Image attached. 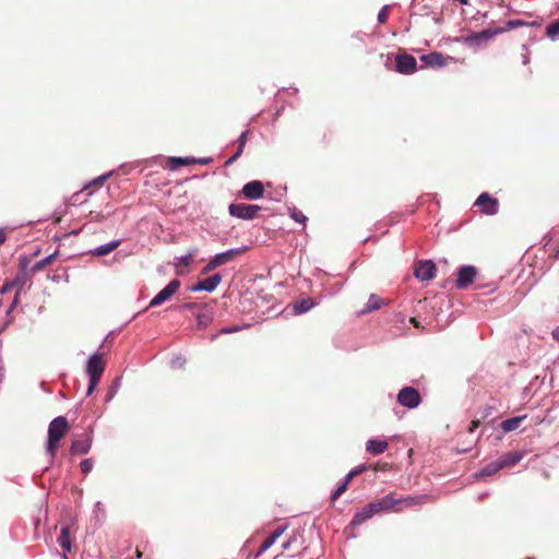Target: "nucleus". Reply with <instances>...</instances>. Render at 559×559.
<instances>
[{
	"instance_id": "nucleus-33",
	"label": "nucleus",
	"mask_w": 559,
	"mask_h": 559,
	"mask_svg": "<svg viewBox=\"0 0 559 559\" xmlns=\"http://www.w3.org/2000/svg\"><path fill=\"white\" fill-rule=\"evenodd\" d=\"M350 481H347L345 477L344 481L336 488V490L331 495V500H337L348 488Z\"/></svg>"
},
{
	"instance_id": "nucleus-46",
	"label": "nucleus",
	"mask_w": 559,
	"mask_h": 559,
	"mask_svg": "<svg viewBox=\"0 0 559 559\" xmlns=\"http://www.w3.org/2000/svg\"><path fill=\"white\" fill-rule=\"evenodd\" d=\"M290 543H292V542H290V539H289V540H287L286 543H284V544L282 545L283 550L288 549V548H289V546H290Z\"/></svg>"
},
{
	"instance_id": "nucleus-15",
	"label": "nucleus",
	"mask_w": 559,
	"mask_h": 559,
	"mask_svg": "<svg viewBox=\"0 0 559 559\" xmlns=\"http://www.w3.org/2000/svg\"><path fill=\"white\" fill-rule=\"evenodd\" d=\"M221 282H222V276L219 274H214V275L209 276L202 281H199L195 285H193L191 287V290L192 292L205 290V292L211 293L216 289V287L219 285Z\"/></svg>"
},
{
	"instance_id": "nucleus-29",
	"label": "nucleus",
	"mask_w": 559,
	"mask_h": 559,
	"mask_svg": "<svg viewBox=\"0 0 559 559\" xmlns=\"http://www.w3.org/2000/svg\"><path fill=\"white\" fill-rule=\"evenodd\" d=\"M212 313L206 309V307H203V312H199L197 314L198 325L201 328H205L207 324L212 322Z\"/></svg>"
},
{
	"instance_id": "nucleus-27",
	"label": "nucleus",
	"mask_w": 559,
	"mask_h": 559,
	"mask_svg": "<svg viewBox=\"0 0 559 559\" xmlns=\"http://www.w3.org/2000/svg\"><path fill=\"white\" fill-rule=\"evenodd\" d=\"M287 526H280L277 527L261 545L263 546V548H265L266 550L272 547L275 542L284 534V532L286 531Z\"/></svg>"
},
{
	"instance_id": "nucleus-21",
	"label": "nucleus",
	"mask_w": 559,
	"mask_h": 559,
	"mask_svg": "<svg viewBox=\"0 0 559 559\" xmlns=\"http://www.w3.org/2000/svg\"><path fill=\"white\" fill-rule=\"evenodd\" d=\"M526 418V416H516V417H512V418H509V419H506L501 423V429L504 431V432H510V431H513V430H516L521 423Z\"/></svg>"
},
{
	"instance_id": "nucleus-12",
	"label": "nucleus",
	"mask_w": 559,
	"mask_h": 559,
	"mask_svg": "<svg viewBox=\"0 0 559 559\" xmlns=\"http://www.w3.org/2000/svg\"><path fill=\"white\" fill-rule=\"evenodd\" d=\"M93 437L92 432L86 433L83 439H76L72 441L70 453L72 455H84L87 454L92 448Z\"/></svg>"
},
{
	"instance_id": "nucleus-26",
	"label": "nucleus",
	"mask_w": 559,
	"mask_h": 559,
	"mask_svg": "<svg viewBox=\"0 0 559 559\" xmlns=\"http://www.w3.org/2000/svg\"><path fill=\"white\" fill-rule=\"evenodd\" d=\"M58 543L60 547L67 551L71 550V542H70V527L63 526L61 528V533L58 537Z\"/></svg>"
},
{
	"instance_id": "nucleus-40",
	"label": "nucleus",
	"mask_w": 559,
	"mask_h": 559,
	"mask_svg": "<svg viewBox=\"0 0 559 559\" xmlns=\"http://www.w3.org/2000/svg\"><path fill=\"white\" fill-rule=\"evenodd\" d=\"M480 425V421L478 419L472 420L471 426L468 428V432L473 433Z\"/></svg>"
},
{
	"instance_id": "nucleus-11",
	"label": "nucleus",
	"mask_w": 559,
	"mask_h": 559,
	"mask_svg": "<svg viewBox=\"0 0 559 559\" xmlns=\"http://www.w3.org/2000/svg\"><path fill=\"white\" fill-rule=\"evenodd\" d=\"M476 205L481 207V212L487 215H493L498 212L499 203L498 200L490 197L488 193H481L476 202Z\"/></svg>"
},
{
	"instance_id": "nucleus-22",
	"label": "nucleus",
	"mask_w": 559,
	"mask_h": 559,
	"mask_svg": "<svg viewBox=\"0 0 559 559\" xmlns=\"http://www.w3.org/2000/svg\"><path fill=\"white\" fill-rule=\"evenodd\" d=\"M120 245V240H115L109 243H106L104 246H99L91 251V253L95 257H103L107 255L108 253L112 252L115 249H117Z\"/></svg>"
},
{
	"instance_id": "nucleus-14",
	"label": "nucleus",
	"mask_w": 559,
	"mask_h": 559,
	"mask_svg": "<svg viewBox=\"0 0 559 559\" xmlns=\"http://www.w3.org/2000/svg\"><path fill=\"white\" fill-rule=\"evenodd\" d=\"M243 197L248 200H257L263 197L264 186L259 180L249 181L242 187Z\"/></svg>"
},
{
	"instance_id": "nucleus-18",
	"label": "nucleus",
	"mask_w": 559,
	"mask_h": 559,
	"mask_svg": "<svg viewBox=\"0 0 559 559\" xmlns=\"http://www.w3.org/2000/svg\"><path fill=\"white\" fill-rule=\"evenodd\" d=\"M389 443L385 440L370 439L366 443V450L374 455L382 454L386 451Z\"/></svg>"
},
{
	"instance_id": "nucleus-7",
	"label": "nucleus",
	"mask_w": 559,
	"mask_h": 559,
	"mask_svg": "<svg viewBox=\"0 0 559 559\" xmlns=\"http://www.w3.org/2000/svg\"><path fill=\"white\" fill-rule=\"evenodd\" d=\"M437 266L430 260H420L415 264L414 275L417 280L430 281L436 276Z\"/></svg>"
},
{
	"instance_id": "nucleus-39",
	"label": "nucleus",
	"mask_w": 559,
	"mask_h": 559,
	"mask_svg": "<svg viewBox=\"0 0 559 559\" xmlns=\"http://www.w3.org/2000/svg\"><path fill=\"white\" fill-rule=\"evenodd\" d=\"M108 175L106 176H100L98 177L97 179H95L91 185H94V186H97V187H100L105 180L107 179Z\"/></svg>"
},
{
	"instance_id": "nucleus-4",
	"label": "nucleus",
	"mask_w": 559,
	"mask_h": 559,
	"mask_svg": "<svg viewBox=\"0 0 559 559\" xmlns=\"http://www.w3.org/2000/svg\"><path fill=\"white\" fill-rule=\"evenodd\" d=\"M245 252V249L237 248V249H230L226 252L216 254L203 269L202 274H209L219 265H223L225 263H228L233 261L236 257L242 254Z\"/></svg>"
},
{
	"instance_id": "nucleus-31",
	"label": "nucleus",
	"mask_w": 559,
	"mask_h": 559,
	"mask_svg": "<svg viewBox=\"0 0 559 559\" xmlns=\"http://www.w3.org/2000/svg\"><path fill=\"white\" fill-rule=\"evenodd\" d=\"M546 34L551 39L559 37V20L551 22L546 29Z\"/></svg>"
},
{
	"instance_id": "nucleus-5",
	"label": "nucleus",
	"mask_w": 559,
	"mask_h": 559,
	"mask_svg": "<svg viewBox=\"0 0 559 559\" xmlns=\"http://www.w3.org/2000/svg\"><path fill=\"white\" fill-rule=\"evenodd\" d=\"M261 211V206L246 203H233L228 207V212L231 216L241 219H253Z\"/></svg>"
},
{
	"instance_id": "nucleus-32",
	"label": "nucleus",
	"mask_w": 559,
	"mask_h": 559,
	"mask_svg": "<svg viewBox=\"0 0 559 559\" xmlns=\"http://www.w3.org/2000/svg\"><path fill=\"white\" fill-rule=\"evenodd\" d=\"M500 469H502L501 465H499L498 461H496V462L488 464L486 467H484L481 469V475L491 476V475L496 474L497 472H499Z\"/></svg>"
},
{
	"instance_id": "nucleus-45",
	"label": "nucleus",
	"mask_w": 559,
	"mask_h": 559,
	"mask_svg": "<svg viewBox=\"0 0 559 559\" xmlns=\"http://www.w3.org/2000/svg\"><path fill=\"white\" fill-rule=\"evenodd\" d=\"M552 336L554 338L558 340L559 341V326L557 329L554 330L552 332Z\"/></svg>"
},
{
	"instance_id": "nucleus-44",
	"label": "nucleus",
	"mask_w": 559,
	"mask_h": 559,
	"mask_svg": "<svg viewBox=\"0 0 559 559\" xmlns=\"http://www.w3.org/2000/svg\"><path fill=\"white\" fill-rule=\"evenodd\" d=\"M209 162H210V159H207V158L197 159V164H201V165L207 164Z\"/></svg>"
},
{
	"instance_id": "nucleus-3",
	"label": "nucleus",
	"mask_w": 559,
	"mask_h": 559,
	"mask_svg": "<svg viewBox=\"0 0 559 559\" xmlns=\"http://www.w3.org/2000/svg\"><path fill=\"white\" fill-rule=\"evenodd\" d=\"M106 364L103 359V354H94L90 357L86 365V373L90 377V383L87 386V395H91L96 389L102 376L105 371Z\"/></svg>"
},
{
	"instance_id": "nucleus-50",
	"label": "nucleus",
	"mask_w": 559,
	"mask_h": 559,
	"mask_svg": "<svg viewBox=\"0 0 559 559\" xmlns=\"http://www.w3.org/2000/svg\"><path fill=\"white\" fill-rule=\"evenodd\" d=\"M556 254H557V255H559V249L557 250V253H556Z\"/></svg>"
},
{
	"instance_id": "nucleus-20",
	"label": "nucleus",
	"mask_w": 559,
	"mask_h": 559,
	"mask_svg": "<svg viewBox=\"0 0 559 559\" xmlns=\"http://www.w3.org/2000/svg\"><path fill=\"white\" fill-rule=\"evenodd\" d=\"M522 459V454L519 452H509L504 455H502L498 463L501 465V468L514 466L516 463H519Z\"/></svg>"
},
{
	"instance_id": "nucleus-41",
	"label": "nucleus",
	"mask_w": 559,
	"mask_h": 559,
	"mask_svg": "<svg viewBox=\"0 0 559 559\" xmlns=\"http://www.w3.org/2000/svg\"><path fill=\"white\" fill-rule=\"evenodd\" d=\"M7 240V230L4 228H0V246L4 243Z\"/></svg>"
},
{
	"instance_id": "nucleus-9",
	"label": "nucleus",
	"mask_w": 559,
	"mask_h": 559,
	"mask_svg": "<svg viewBox=\"0 0 559 559\" xmlns=\"http://www.w3.org/2000/svg\"><path fill=\"white\" fill-rule=\"evenodd\" d=\"M180 287V281L173 280L170 281L150 302V307H156L174 296Z\"/></svg>"
},
{
	"instance_id": "nucleus-24",
	"label": "nucleus",
	"mask_w": 559,
	"mask_h": 559,
	"mask_svg": "<svg viewBox=\"0 0 559 559\" xmlns=\"http://www.w3.org/2000/svg\"><path fill=\"white\" fill-rule=\"evenodd\" d=\"M57 257H58V252L56 251V252L49 254L48 257H46L45 259L37 261L31 269L32 273L33 274L38 273L41 270H44L46 266L52 264L55 262V260L57 259Z\"/></svg>"
},
{
	"instance_id": "nucleus-37",
	"label": "nucleus",
	"mask_w": 559,
	"mask_h": 559,
	"mask_svg": "<svg viewBox=\"0 0 559 559\" xmlns=\"http://www.w3.org/2000/svg\"><path fill=\"white\" fill-rule=\"evenodd\" d=\"M388 19H389V7L388 5H384L379 14H378V21L379 23L381 24H385L388 22Z\"/></svg>"
},
{
	"instance_id": "nucleus-8",
	"label": "nucleus",
	"mask_w": 559,
	"mask_h": 559,
	"mask_svg": "<svg viewBox=\"0 0 559 559\" xmlns=\"http://www.w3.org/2000/svg\"><path fill=\"white\" fill-rule=\"evenodd\" d=\"M456 275V287L459 289H465L475 281L477 275V269L473 265H464L457 270Z\"/></svg>"
},
{
	"instance_id": "nucleus-10",
	"label": "nucleus",
	"mask_w": 559,
	"mask_h": 559,
	"mask_svg": "<svg viewBox=\"0 0 559 559\" xmlns=\"http://www.w3.org/2000/svg\"><path fill=\"white\" fill-rule=\"evenodd\" d=\"M417 69L416 59L408 53H400L396 56V71L402 74H411Z\"/></svg>"
},
{
	"instance_id": "nucleus-6",
	"label": "nucleus",
	"mask_w": 559,
	"mask_h": 559,
	"mask_svg": "<svg viewBox=\"0 0 559 559\" xmlns=\"http://www.w3.org/2000/svg\"><path fill=\"white\" fill-rule=\"evenodd\" d=\"M397 402L407 408H415L421 402L420 393L413 386H405L397 394Z\"/></svg>"
},
{
	"instance_id": "nucleus-2",
	"label": "nucleus",
	"mask_w": 559,
	"mask_h": 559,
	"mask_svg": "<svg viewBox=\"0 0 559 559\" xmlns=\"http://www.w3.org/2000/svg\"><path fill=\"white\" fill-rule=\"evenodd\" d=\"M69 431L70 425L64 416H58L50 421L48 426L46 452L51 460H53L57 454L60 441Z\"/></svg>"
},
{
	"instance_id": "nucleus-47",
	"label": "nucleus",
	"mask_w": 559,
	"mask_h": 559,
	"mask_svg": "<svg viewBox=\"0 0 559 559\" xmlns=\"http://www.w3.org/2000/svg\"><path fill=\"white\" fill-rule=\"evenodd\" d=\"M461 4L467 5L469 0H457Z\"/></svg>"
},
{
	"instance_id": "nucleus-25",
	"label": "nucleus",
	"mask_w": 559,
	"mask_h": 559,
	"mask_svg": "<svg viewBox=\"0 0 559 559\" xmlns=\"http://www.w3.org/2000/svg\"><path fill=\"white\" fill-rule=\"evenodd\" d=\"M168 164L171 169H177L182 166H189L197 164V158L194 157H171L168 160Z\"/></svg>"
},
{
	"instance_id": "nucleus-16",
	"label": "nucleus",
	"mask_w": 559,
	"mask_h": 559,
	"mask_svg": "<svg viewBox=\"0 0 559 559\" xmlns=\"http://www.w3.org/2000/svg\"><path fill=\"white\" fill-rule=\"evenodd\" d=\"M451 59V57L444 56L440 52H431L420 57V60L425 62L426 66L432 68H442L447 66Z\"/></svg>"
},
{
	"instance_id": "nucleus-43",
	"label": "nucleus",
	"mask_w": 559,
	"mask_h": 559,
	"mask_svg": "<svg viewBox=\"0 0 559 559\" xmlns=\"http://www.w3.org/2000/svg\"><path fill=\"white\" fill-rule=\"evenodd\" d=\"M264 551H266V549L263 548V546L261 545L254 557L255 558L260 557Z\"/></svg>"
},
{
	"instance_id": "nucleus-34",
	"label": "nucleus",
	"mask_w": 559,
	"mask_h": 559,
	"mask_svg": "<svg viewBox=\"0 0 559 559\" xmlns=\"http://www.w3.org/2000/svg\"><path fill=\"white\" fill-rule=\"evenodd\" d=\"M290 216L294 221L302 224L304 226L306 225V222L308 221L307 216L301 211H299L297 209H294L292 211Z\"/></svg>"
},
{
	"instance_id": "nucleus-28",
	"label": "nucleus",
	"mask_w": 559,
	"mask_h": 559,
	"mask_svg": "<svg viewBox=\"0 0 559 559\" xmlns=\"http://www.w3.org/2000/svg\"><path fill=\"white\" fill-rule=\"evenodd\" d=\"M314 302L311 298H304L294 304V310L296 313H305L313 308Z\"/></svg>"
},
{
	"instance_id": "nucleus-38",
	"label": "nucleus",
	"mask_w": 559,
	"mask_h": 559,
	"mask_svg": "<svg viewBox=\"0 0 559 559\" xmlns=\"http://www.w3.org/2000/svg\"><path fill=\"white\" fill-rule=\"evenodd\" d=\"M521 25H524L523 21L512 20V21H509L506 24V27H503V28H504V32H507V31H510V29L515 28V27L521 26Z\"/></svg>"
},
{
	"instance_id": "nucleus-42",
	"label": "nucleus",
	"mask_w": 559,
	"mask_h": 559,
	"mask_svg": "<svg viewBox=\"0 0 559 559\" xmlns=\"http://www.w3.org/2000/svg\"><path fill=\"white\" fill-rule=\"evenodd\" d=\"M236 331H238L237 326H235V328H225L221 332L222 333H231V332H236Z\"/></svg>"
},
{
	"instance_id": "nucleus-35",
	"label": "nucleus",
	"mask_w": 559,
	"mask_h": 559,
	"mask_svg": "<svg viewBox=\"0 0 559 559\" xmlns=\"http://www.w3.org/2000/svg\"><path fill=\"white\" fill-rule=\"evenodd\" d=\"M367 471V466L366 465H359L355 468H353L347 475H346V478H347V481H352V479L358 475H360L362 472Z\"/></svg>"
},
{
	"instance_id": "nucleus-17",
	"label": "nucleus",
	"mask_w": 559,
	"mask_h": 559,
	"mask_svg": "<svg viewBox=\"0 0 559 559\" xmlns=\"http://www.w3.org/2000/svg\"><path fill=\"white\" fill-rule=\"evenodd\" d=\"M376 513L374 509H372L371 503L367 504L360 511H358L350 521L352 526H359L368 519L372 518Z\"/></svg>"
},
{
	"instance_id": "nucleus-48",
	"label": "nucleus",
	"mask_w": 559,
	"mask_h": 559,
	"mask_svg": "<svg viewBox=\"0 0 559 559\" xmlns=\"http://www.w3.org/2000/svg\"><path fill=\"white\" fill-rule=\"evenodd\" d=\"M135 554H136V557H138V558H141V557H142V551H141V550L136 549Z\"/></svg>"
},
{
	"instance_id": "nucleus-30",
	"label": "nucleus",
	"mask_w": 559,
	"mask_h": 559,
	"mask_svg": "<svg viewBox=\"0 0 559 559\" xmlns=\"http://www.w3.org/2000/svg\"><path fill=\"white\" fill-rule=\"evenodd\" d=\"M193 255H194V251L189 252L188 254L182 255L178 259V262L176 263L177 274H182V271L180 270V267H183V266L188 267L193 259Z\"/></svg>"
},
{
	"instance_id": "nucleus-36",
	"label": "nucleus",
	"mask_w": 559,
	"mask_h": 559,
	"mask_svg": "<svg viewBox=\"0 0 559 559\" xmlns=\"http://www.w3.org/2000/svg\"><path fill=\"white\" fill-rule=\"evenodd\" d=\"M81 472L83 474H88L93 468V461L91 459H85L80 464Z\"/></svg>"
},
{
	"instance_id": "nucleus-19",
	"label": "nucleus",
	"mask_w": 559,
	"mask_h": 559,
	"mask_svg": "<svg viewBox=\"0 0 559 559\" xmlns=\"http://www.w3.org/2000/svg\"><path fill=\"white\" fill-rule=\"evenodd\" d=\"M248 134H249V130H246L240 134V136L238 138V141H237L238 148H237L236 153L230 158H228L226 160V163H225L226 166L231 165L241 156L243 148L246 146V143H247Z\"/></svg>"
},
{
	"instance_id": "nucleus-49",
	"label": "nucleus",
	"mask_w": 559,
	"mask_h": 559,
	"mask_svg": "<svg viewBox=\"0 0 559 559\" xmlns=\"http://www.w3.org/2000/svg\"><path fill=\"white\" fill-rule=\"evenodd\" d=\"M187 307L192 309V308H194V307H195V305L190 304V305H187Z\"/></svg>"
},
{
	"instance_id": "nucleus-13",
	"label": "nucleus",
	"mask_w": 559,
	"mask_h": 559,
	"mask_svg": "<svg viewBox=\"0 0 559 559\" xmlns=\"http://www.w3.org/2000/svg\"><path fill=\"white\" fill-rule=\"evenodd\" d=\"M502 33H504V28H499V27L488 28V29H484L478 33L471 34L469 36L466 37V41L469 45L479 44L481 41L489 40V39L493 38L496 35L502 34Z\"/></svg>"
},
{
	"instance_id": "nucleus-23",
	"label": "nucleus",
	"mask_w": 559,
	"mask_h": 559,
	"mask_svg": "<svg viewBox=\"0 0 559 559\" xmlns=\"http://www.w3.org/2000/svg\"><path fill=\"white\" fill-rule=\"evenodd\" d=\"M382 305H383V299L380 298L379 296L372 294V295H370L369 300L366 304V307L360 310V313L365 314V313L371 312L373 310H378L381 308Z\"/></svg>"
},
{
	"instance_id": "nucleus-1",
	"label": "nucleus",
	"mask_w": 559,
	"mask_h": 559,
	"mask_svg": "<svg viewBox=\"0 0 559 559\" xmlns=\"http://www.w3.org/2000/svg\"><path fill=\"white\" fill-rule=\"evenodd\" d=\"M426 500L425 496L421 497H397L396 493L391 492L385 497L374 500L371 503L372 509H374L376 513H380L383 511H394L401 512L405 508H411L417 504L423 503Z\"/></svg>"
}]
</instances>
